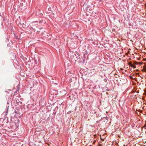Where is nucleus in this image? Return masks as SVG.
Listing matches in <instances>:
<instances>
[{
	"mask_svg": "<svg viewBox=\"0 0 146 146\" xmlns=\"http://www.w3.org/2000/svg\"><path fill=\"white\" fill-rule=\"evenodd\" d=\"M130 78H131V79H132V78H132V76H130Z\"/></svg>",
	"mask_w": 146,
	"mask_h": 146,
	"instance_id": "f03ea898",
	"label": "nucleus"
},
{
	"mask_svg": "<svg viewBox=\"0 0 146 146\" xmlns=\"http://www.w3.org/2000/svg\"><path fill=\"white\" fill-rule=\"evenodd\" d=\"M131 66L132 67H133L134 68H135V66H134L133 65H132Z\"/></svg>",
	"mask_w": 146,
	"mask_h": 146,
	"instance_id": "f257e3e1",
	"label": "nucleus"
}]
</instances>
